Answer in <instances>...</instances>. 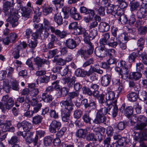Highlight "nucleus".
<instances>
[{
  "instance_id": "nucleus-38",
  "label": "nucleus",
  "mask_w": 147,
  "mask_h": 147,
  "mask_svg": "<svg viewBox=\"0 0 147 147\" xmlns=\"http://www.w3.org/2000/svg\"><path fill=\"white\" fill-rule=\"evenodd\" d=\"M138 95V98L142 101H145L147 99V92L145 90H141L139 92Z\"/></svg>"
},
{
  "instance_id": "nucleus-28",
  "label": "nucleus",
  "mask_w": 147,
  "mask_h": 147,
  "mask_svg": "<svg viewBox=\"0 0 147 147\" xmlns=\"http://www.w3.org/2000/svg\"><path fill=\"white\" fill-rule=\"evenodd\" d=\"M142 76V74L140 72H134L130 73L129 78L131 80L137 81L140 79Z\"/></svg>"
},
{
  "instance_id": "nucleus-11",
  "label": "nucleus",
  "mask_w": 147,
  "mask_h": 147,
  "mask_svg": "<svg viewBox=\"0 0 147 147\" xmlns=\"http://www.w3.org/2000/svg\"><path fill=\"white\" fill-rule=\"evenodd\" d=\"M117 100L115 99L112 102H108V104L107 106H108L107 109H108V112L112 108V115L113 117H115L118 113V108L117 105Z\"/></svg>"
},
{
  "instance_id": "nucleus-31",
  "label": "nucleus",
  "mask_w": 147,
  "mask_h": 147,
  "mask_svg": "<svg viewBox=\"0 0 147 147\" xmlns=\"http://www.w3.org/2000/svg\"><path fill=\"white\" fill-rule=\"evenodd\" d=\"M127 96L128 100L132 102L136 101L138 97V94L135 92H131L129 93Z\"/></svg>"
},
{
  "instance_id": "nucleus-21",
  "label": "nucleus",
  "mask_w": 147,
  "mask_h": 147,
  "mask_svg": "<svg viewBox=\"0 0 147 147\" xmlns=\"http://www.w3.org/2000/svg\"><path fill=\"white\" fill-rule=\"evenodd\" d=\"M111 80V77L109 75L107 74L102 77L101 84L104 86H107L109 85Z\"/></svg>"
},
{
  "instance_id": "nucleus-36",
  "label": "nucleus",
  "mask_w": 147,
  "mask_h": 147,
  "mask_svg": "<svg viewBox=\"0 0 147 147\" xmlns=\"http://www.w3.org/2000/svg\"><path fill=\"white\" fill-rule=\"evenodd\" d=\"M54 20L57 24L60 26L63 24V18L61 13L56 14L54 18Z\"/></svg>"
},
{
  "instance_id": "nucleus-44",
  "label": "nucleus",
  "mask_w": 147,
  "mask_h": 147,
  "mask_svg": "<svg viewBox=\"0 0 147 147\" xmlns=\"http://www.w3.org/2000/svg\"><path fill=\"white\" fill-rule=\"evenodd\" d=\"M84 42L88 45L87 46L89 47V49L86 51V53L88 55H91L93 52L94 47L90 41V39L88 40V41Z\"/></svg>"
},
{
  "instance_id": "nucleus-48",
  "label": "nucleus",
  "mask_w": 147,
  "mask_h": 147,
  "mask_svg": "<svg viewBox=\"0 0 147 147\" xmlns=\"http://www.w3.org/2000/svg\"><path fill=\"white\" fill-rule=\"evenodd\" d=\"M108 109L106 107L102 108L98 110L96 113V115L105 116L108 113Z\"/></svg>"
},
{
  "instance_id": "nucleus-13",
  "label": "nucleus",
  "mask_w": 147,
  "mask_h": 147,
  "mask_svg": "<svg viewBox=\"0 0 147 147\" xmlns=\"http://www.w3.org/2000/svg\"><path fill=\"white\" fill-rule=\"evenodd\" d=\"M33 134L34 132H33L28 131L25 132L24 139L27 142L30 143L33 142L34 143V145H35L37 143L38 136L37 135H36L35 138L34 139H32V137Z\"/></svg>"
},
{
  "instance_id": "nucleus-55",
  "label": "nucleus",
  "mask_w": 147,
  "mask_h": 147,
  "mask_svg": "<svg viewBox=\"0 0 147 147\" xmlns=\"http://www.w3.org/2000/svg\"><path fill=\"white\" fill-rule=\"evenodd\" d=\"M19 142V139L17 137L14 136L12 137L11 139L8 141V143L9 144L13 145V146L15 144H18L16 143H18Z\"/></svg>"
},
{
  "instance_id": "nucleus-37",
  "label": "nucleus",
  "mask_w": 147,
  "mask_h": 147,
  "mask_svg": "<svg viewBox=\"0 0 147 147\" xmlns=\"http://www.w3.org/2000/svg\"><path fill=\"white\" fill-rule=\"evenodd\" d=\"M113 139L115 140H118L117 141L120 146H123L126 141L125 138L122 137L119 135H115L113 136Z\"/></svg>"
},
{
  "instance_id": "nucleus-34",
  "label": "nucleus",
  "mask_w": 147,
  "mask_h": 147,
  "mask_svg": "<svg viewBox=\"0 0 147 147\" xmlns=\"http://www.w3.org/2000/svg\"><path fill=\"white\" fill-rule=\"evenodd\" d=\"M42 100L45 102H50L52 101L53 98L51 95L48 94L47 93H43L42 96Z\"/></svg>"
},
{
  "instance_id": "nucleus-19",
  "label": "nucleus",
  "mask_w": 147,
  "mask_h": 147,
  "mask_svg": "<svg viewBox=\"0 0 147 147\" xmlns=\"http://www.w3.org/2000/svg\"><path fill=\"white\" fill-rule=\"evenodd\" d=\"M21 10L22 11V16L26 20L29 18L30 14L32 13V9L30 8H27L25 7H22Z\"/></svg>"
},
{
  "instance_id": "nucleus-33",
  "label": "nucleus",
  "mask_w": 147,
  "mask_h": 147,
  "mask_svg": "<svg viewBox=\"0 0 147 147\" xmlns=\"http://www.w3.org/2000/svg\"><path fill=\"white\" fill-rule=\"evenodd\" d=\"M87 134V130L86 129H80L76 132V136L79 137L83 139L85 138Z\"/></svg>"
},
{
  "instance_id": "nucleus-27",
  "label": "nucleus",
  "mask_w": 147,
  "mask_h": 147,
  "mask_svg": "<svg viewBox=\"0 0 147 147\" xmlns=\"http://www.w3.org/2000/svg\"><path fill=\"white\" fill-rule=\"evenodd\" d=\"M109 24L106 22H101L99 25V30L100 32H105L108 31L110 29Z\"/></svg>"
},
{
  "instance_id": "nucleus-35",
  "label": "nucleus",
  "mask_w": 147,
  "mask_h": 147,
  "mask_svg": "<svg viewBox=\"0 0 147 147\" xmlns=\"http://www.w3.org/2000/svg\"><path fill=\"white\" fill-rule=\"evenodd\" d=\"M147 126V123H137L136 125L134 126V130L142 131L145 129V128Z\"/></svg>"
},
{
  "instance_id": "nucleus-54",
  "label": "nucleus",
  "mask_w": 147,
  "mask_h": 147,
  "mask_svg": "<svg viewBox=\"0 0 147 147\" xmlns=\"http://www.w3.org/2000/svg\"><path fill=\"white\" fill-rule=\"evenodd\" d=\"M145 42V40L142 37H141L138 40L137 43V45L140 50H142L144 47Z\"/></svg>"
},
{
  "instance_id": "nucleus-9",
  "label": "nucleus",
  "mask_w": 147,
  "mask_h": 147,
  "mask_svg": "<svg viewBox=\"0 0 147 147\" xmlns=\"http://www.w3.org/2000/svg\"><path fill=\"white\" fill-rule=\"evenodd\" d=\"M106 48L105 45L100 46L95 48L94 53L96 56L99 57H106Z\"/></svg>"
},
{
  "instance_id": "nucleus-59",
  "label": "nucleus",
  "mask_w": 147,
  "mask_h": 147,
  "mask_svg": "<svg viewBox=\"0 0 147 147\" xmlns=\"http://www.w3.org/2000/svg\"><path fill=\"white\" fill-rule=\"evenodd\" d=\"M140 56L142 58L143 63L145 65H147V53L143 52L140 55Z\"/></svg>"
},
{
  "instance_id": "nucleus-20",
  "label": "nucleus",
  "mask_w": 147,
  "mask_h": 147,
  "mask_svg": "<svg viewBox=\"0 0 147 147\" xmlns=\"http://www.w3.org/2000/svg\"><path fill=\"white\" fill-rule=\"evenodd\" d=\"M9 17L7 20V22H9L12 24L13 27L16 26L18 24V18L17 16L13 14H10Z\"/></svg>"
},
{
  "instance_id": "nucleus-10",
  "label": "nucleus",
  "mask_w": 147,
  "mask_h": 147,
  "mask_svg": "<svg viewBox=\"0 0 147 147\" xmlns=\"http://www.w3.org/2000/svg\"><path fill=\"white\" fill-rule=\"evenodd\" d=\"M93 122L96 124H100L101 123L106 125H109L110 124L109 120L106 116L96 115V117Z\"/></svg>"
},
{
  "instance_id": "nucleus-22",
  "label": "nucleus",
  "mask_w": 147,
  "mask_h": 147,
  "mask_svg": "<svg viewBox=\"0 0 147 147\" xmlns=\"http://www.w3.org/2000/svg\"><path fill=\"white\" fill-rule=\"evenodd\" d=\"M137 16L138 18H147V11L146 9L143 7H141L137 12Z\"/></svg>"
},
{
  "instance_id": "nucleus-60",
  "label": "nucleus",
  "mask_w": 147,
  "mask_h": 147,
  "mask_svg": "<svg viewBox=\"0 0 147 147\" xmlns=\"http://www.w3.org/2000/svg\"><path fill=\"white\" fill-rule=\"evenodd\" d=\"M83 112L80 109L75 110L74 112V117L76 119L80 118L82 115Z\"/></svg>"
},
{
  "instance_id": "nucleus-14",
  "label": "nucleus",
  "mask_w": 147,
  "mask_h": 147,
  "mask_svg": "<svg viewBox=\"0 0 147 147\" xmlns=\"http://www.w3.org/2000/svg\"><path fill=\"white\" fill-rule=\"evenodd\" d=\"M76 35L82 34L84 37V42H88L89 39V34L85 29L79 26L75 30V32Z\"/></svg>"
},
{
  "instance_id": "nucleus-63",
  "label": "nucleus",
  "mask_w": 147,
  "mask_h": 147,
  "mask_svg": "<svg viewBox=\"0 0 147 147\" xmlns=\"http://www.w3.org/2000/svg\"><path fill=\"white\" fill-rule=\"evenodd\" d=\"M82 90L83 93L89 96L92 95V92L89 88L84 86L82 88Z\"/></svg>"
},
{
  "instance_id": "nucleus-64",
  "label": "nucleus",
  "mask_w": 147,
  "mask_h": 147,
  "mask_svg": "<svg viewBox=\"0 0 147 147\" xmlns=\"http://www.w3.org/2000/svg\"><path fill=\"white\" fill-rule=\"evenodd\" d=\"M140 35H145L147 33V25L141 27L139 30Z\"/></svg>"
},
{
  "instance_id": "nucleus-49",
  "label": "nucleus",
  "mask_w": 147,
  "mask_h": 147,
  "mask_svg": "<svg viewBox=\"0 0 147 147\" xmlns=\"http://www.w3.org/2000/svg\"><path fill=\"white\" fill-rule=\"evenodd\" d=\"M45 29L39 33L41 38L43 40H46L50 35L48 31Z\"/></svg>"
},
{
  "instance_id": "nucleus-52",
  "label": "nucleus",
  "mask_w": 147,
  "mask_h": 147,
  "mask_svg": "<svg viewBox=\"0 0 147 147\" xmlns=\"http://www.w3.org/2000/svg\"><path fill=\"white\" fill-rule=\"evenodd\" d=\"M126 0H117L118 4L121 9H125L127 7V4Z\"/></svg>"
},
{
  "instance_id": "nucleus-51",
  "label": "nucleus",
  "mask_w": 147,
  "mask_h": 147,
  "mask_svg": "<svg viewBox=\"0 0 147 147\" xmlns=\"http://www.w3.org/2000/svg\"><path fill=\"white\" fill-rule=\"evenodd\" d=\"M11 86L12 89L16 91H18L19 89V83L18 81L14 80L11 82Z\"/></svg>"
},
{
  "instance_id": "nucleus-41",
  "label": "nucleus",
  "mask_w": 147,
  "mask_h": 147,
  "mask_svg": "<svg viewBox=\"0 0 147 147\" xmlns=\"http://www.w3.org/2000/svg\"><path fill=\"white\" fill-rule=\"evenodd\" d=\"M53 139V136H45L44 140V143L45 145L47 146L50 145L51 144Z\"/></svg>"
},
{
  "instance_id": "nucleus-3",
  "label": "nucleus",
  "mask_w": 147,
  "mask_h": 147,
  "mask_svg": "<svg viewBox=\"0 0 147 147\" xmlns=\"http://www.w3.org/2000/svg\"><path fill=\"white\" fill-rule=\"evenodd\" d=\"M62 82L64 84H67L69 88L74 87L76 91L79 92L82 88V85L79 82L75 83L76 78L75 76H72L71 78L69 77L63 78L62 79Z\"/></svg>"
},
{
  "instance_id": "nucleus-61",
  "label": "nucleus",
  "mask_w": 147,
  "mask_h": 147,
  "mask_svg": "<svg viewBox=\"0 0 147 147\" xmlns=\"http://www.w3.org/2000/svg\"><path fill=\"white\" fill-rule=\"evenodd\" d=\"M94 9L96 11H98V14L101 16H105V9L104 7L100 6L98 9L94 8Z\"/></svg>"
},
{
  "instance_id": "nucleus-17",
  "label": "nucleus",
  "mask_w": 147,
  "mask_h": 147,
  "mask_svg": "<svg viewBox=\"0 0 147 147\" xmlns=\"http://www.w3.org/2000/svg\"><path fill=\"white\" fill-rule=\"evenodd\" d=\"M18 37V36L16 33H11L9 36L7 37L3 40V42L5 45H8L9 43L13 42L15 41Z\"/></svg>"
},
{
  "instance_id": "nucleus-8",
  "label": "nucleus",
  "mask_w": 147,
  "mask_h": 147,
  "mask_svg": "<svg viewBox=\"0 0 147 147\" xmlns=\"http://www.w3.org/2000/svg\"><path fill=\"white\" fill-rule=\"evenodd\" d=\"M34 65L36 66V68L38 69H40L43 67L45 64H46L48 67L49 66L50 62L48 60L45 59H42L38 57L34 59Z\"/></svg>"
},
{
  "instance_id": "nucleus-18",
  "label": "nucleus",
  "mask_w": 147,
  "mask_h": 147,
  "mask_svg": "<svg viewBox=\"0 0 147 147\" xmlns=\"http://www.w3.org/2000/svg\"><path fill=\"white\" fill-rule=\"evenodd\" d=\"M51 31L57 36L62 38H65L67 36V33L66 31H61L59 29H55V28L53 27H51Z\"/></svg>"
},
{
  "instance_id": "nucleus-7",
  "label": "nucleus",
  "mask_w": 147,
  "mask_h": 147,
  "mask_svg": "<svg viewBox=\"0 0 147 147\" xmlns=\"http://www.w3.org/2000/svg\"><path fill=\"white\" fill-rule=\"evenodd\" d=\"M14 104V100L12 98H10L8 99L7 102L3 103L2 102H0V109L4 113L7 110H9L13 106Z\"/></svg>"
},
{
  "instance_id": "nucleus-47",
  "label": "nucleus",
  "mask_w": 147,
  "mask_h": 147,
  "mask_svg": "<svg viewBox=\"0 0 147 147\" xmlns=\"http://www.w3.org/2000/svg\"><path fill=\"white\" fill-rule=\"evenodd\" d=\"M53 8L51 7H43L42 11L45 15L47 16L51 13L53 11Z\"/></svg>"
},
{
  "instance_id": "nucleus-5",
  "label": "nucleus",
  "mask_w": 147,
  "mask_h": 147,
  "mask_svg": "<svg viewBox=\"0 0 147 147\" xmlns=\"http://www.w3.org/2000/svg\"><path fill=\"white\" fill-rule=\"evenodd\" d=\"M93 72H96L100 74H102L103 73V71L102 69H98L94 67H91L88 71L78 68L75 71V74L77 76L85 77L86 76H89L92 74Z\"/></svg>"
},
{
  "instance_id": "nucleus-12",
  "label": "nucleus",
  "mask_w": 147,
  "mask_h": 147,
  "mask_svg": "<svg viewBox=\"0 0 147 147\" xmlns=\"http://www.w3.org/2000/svg\"><path fill=\"white\" fill-rule=\"evenodd\" d=\"M60 122L55 120L52 121L49 126V130L51 133H55L61 127Z\"/></svg>"
},
{
  "instance_id": "nucleus-29",
  "label": "nucleus",
  "mask_w": 147,
  "mask_h": 147,
  "mask_svg": "<svg viewBox=\"0 0 147 147\" xmlns=\"http://www.w3.org/2000/svg\"><path fill=\"white\" fill-rule=\"evenodd\" d=\"M107 13L109 14L114 15L115 11H116L117 8L118 7V6L113 4H108L107 5Z\"/></svg>"
},
{
  "instance_id": "nucleus-45",
  "label": "nucleus",
  "mask_w": 147,
  "mask_h": 147,
  "mask_svg": "<svg viewBox=\"0 0 147 147\" xmlns=\"http://www.w3.org/2000/svg\"><path fill=\"white\" fill-rule=\"evenodd\" d=\"M105 95L103 94H101L97 98L98 102L101 104H104L105 105H107L108 104V102L107 101V100L105 99Z\"/></svg>"
},
{
  "instance_id": "nucleus-15",
  "label": "nucleus",
  "mask_w": 147,
  "mask_h": 147,
  "mask_svg": "<svg viewBox=\"0 0 147 147\" xmlns=\"http://www.w3.org/2000/svg\"><path fill=\"white\" fill-rule=\"evenodd\" d=\"M68 70V68L67 66L65 67L57 66L54 67L52 69V71L54 73L58 72L61 76H64L67 74Z\"/></svg>"
},
{
  "instance_id": "nucleus-1",
  "label": "nucleus",
  "mask_w": 147,
  "mask_h": 147,
  "mask_svg": "<svg viewBox=\"0 0 147 147\" xmlns=\"http://www.w3.org/2000/svg\"><path fill=\"white\" fill-rule=\"evenodd\" d=\"M115 71L119 72V77L124 80L127 79L129 76V70L125 61H121L118 62L115 68Z\"/></svg>"
},
{
  "instance_id": "nucleus-40",
  "label": "nucleus",
  "mask_w": 147,
  "mask_h": 147,
  "mask_svg": "<svg viewBox=\"0 0 147 147\" xmlns=\"http://www.w3.org/2000/svg\"><path fill=\"white\" fill-rule=\"evenodd\" d=\"M90 111L86 112L82 117V119L86 123H91V118L90 117L89 115Z\"/></svg>"
},
{
  "instance_id": "nucleus-32",
  "label": "nucleus",
  "mask_w": 147,
  "mask_h": 147,
  "mask_svg": "<svg viewBox=\"0 0 147 147\" xmlns=\"http://www.w3.org/2000/svg\"><path fill=\"white\" fill-rule=\"evenodd\" d=\"M102 37L99 40L100 45H105L107 43L108 40L110 37L109 33H106L102 35Z\"/></svg>"
},
{
  "instance_id": "nucleus-46",
  "label": "nucleus",
  "mask_w": 147,
  "mask_h": 147,
  "mask_svg": "<svg viewBox=\"0 0 147 147\" xmlns=\"http://www.w3.org/2000/svg\"><path fill=\"white\" fill-rule=\"evenodd\" d=\"M22 128L24 131H29L31 127V124L26 121H24L22 122Z\"/></svg>"
},
{
  "instance_id": "nucleus-24",
  "label": "nucleus",
  "mask_w": 147,
  "mask_h": 147,
  "mask_svg": "<svg viewBox=\"0 0 147 147\" xmlns=\"http://www.w3.org/2000/svg\"><path fill=\"white\" fill-rule=\"evenodd\" d=\"M70 16L75 20H79L82 18L81 15L77 12V10L74 7H72L71 8Z\"/></svg>"
},
{
  "instance_id": "nucleus-6",
  "label": "nucleus",
  "mask_w": 147,
  "mask_h": 147,
  "mask_svg": "<svg viewBox=\"0 0 147 147\" xmlns=\"http://www.w3.org/2000/svg\"><path fill=\"white\" fill-rule=\"evenodd\" d=\"M12 2L8 1H5L3 3V10L5 15L9 16L10 14H14L16 12L13 8H10L13 7L15 5L13 0H12Z\"/></svg>"
},
{
  "instance_id": "nucleus-2",
  "label": "nucleus",
  "mask_w": 147,
  "mask_h": 147,
  "mask_svg": "<svg viewBox=\"0 0 147 147\" xmlns=\"http://www.w3.org/2000/svg\"><path fill=\"white\" fill-rule=\"evenodd\" d=\"M79 92L74 91L70 92L68 94V96L65 100H62L60 102L61 106H64L65 109L69 111H72L74 109V105L73 104L72 99L75 97L78 96Z\"/></svg>"
},
{
  "instance_id": "nucleus-4",
  "label": "nucleus",
  "mask_w": 147,
  "mask_h": 147,
  "mask_svg": "<svg viewBox=\"0 0 147 147\" xmlns=\"http://www.w3.org/2000/svg\"><path fill=\"white\" fill-rule=\"evenodd\" d=\"M133 138L134 140L140 143V147H147L146 144L144 142V141L147 140V128L141 132H136L134 131Z\"/></svg>"
},
{
  "instance_id": "nucleus-25",
  "label": "nucleus",
  "mask_w": 147,
  "mask_h": 147,
  "mask_svg": "<svg viewBox=\"0 0 147 147\" xmlns=\"http://www.w3.org/2000/svg\"><path fill=\"white\" fill-rule=\"evenodd\" d=\"M65 45L68 48L71 49L75 48L77 45L76 41L71 38L66 40Z\"/></svg>"
},
{
  "instance_id": "nucleus-42",
  "label": "nucleus",
  "mask_w": 147,
  "mask_h": 147,
  "mask_svg": "<svg viewBox=\"0 0 147 147\" xmlns=\"http://www.w3.org/2000/svg\"><path fill=\"white\" fill-rule=\"evenodd\" d=\"M138 57L137 54L134 52L129 54L127 58V60L129 63L135 62L136 59Z\"/></svg>"
},
{
  "instance_id": "nucleus-30",
  "label": "nucleus",
  "mask_w": 147,
  "mask_h": 147,
  "mask_svg": "<svg viewBox=\"0 0 147 147\" xmlns=\"http://www.w3.org/2000/svg\"><path fill=\"white\" fill-rule=\"evenodd\" d=\"M11 125L12 124L10 121H7L5 123H2L0 125V131L3 132L7 131L9 129V126Z\"/></svg>"
},
{
  "instance_id": "nucleus-39",
  "label": "nucleus",
  "mask_w": 147,
  "mask_h": 147,
  "mask_svg": "<svg viewBox=\"0 0 147 147\" xmlns=\"http://www.w3.org/2000/svg\"><path fill=\"white\" fill-rule=\"evenodd\" d=\"M43 118L40 115L35 116L32 117V122L35 125H38L42 121Z\"/></svg>"
},
{
  "instance_id": "nucleus-53",
  "label": "nucleus",
  "mask_w": 147,
  "mask_h": 147,
  "mask_svg": "<svg viewBox=\"0 0 147 147\" xmlns=\"http://www.w3.org/2000/svg\"><path fill=\"white\" fill-rule=\"evenodd\" d=\"M86 51L84 50L80 49L77 52V54L80 55L81 57L84 58L85 59H87L88 57L86 55Z\"/></svg>"
},
{
  "instance_id": "nucleus-62",
  "label": "nucleus",
  "mask_w": 147,
  "mask_h": 147,
  "mask_svg": "<svg viewBox=\"0 0 147 147\" xmlns=\"http://www.w3.org/2000/svg\"><path fill=\"white\" fill-rule=\"evenodd\" d=\"M26 64L27 65L30 71H33L35 70V67H34L32 61L31 59H28L26 62Z\"/></svg>"
},
{
  "instance_id": "nucleus-43",
  "label": "nucleus",
  "mask_w": 147,
  "mask_h": 147,
  "mask_svg": "<svg viewBox=\"0 0 147 147\" xmlns=\"http://www.w3.org/2000/svg\"><path fill=\"white\" fill-rule=\"evenodd\" d=\"M21 49V46L18 45L14 49L13 54L15 59H16L19 58L20 57L19 51Z\"/></svg>"
},
{
  "instance_id": "nucleus-58",
  "label": "nucleus",
  "mask_w": 147,
  "mask_h": 147,
  "mask_svg": "<svg viewBox=\"0 0 147 147\" xmlns=\"http://www.w3.org/2000/svg\"><path fill=\"white\" fill-rule=\"evenodd\" d=\"M88 11L89 12L88 13V14H89V16L88 18H87V20L86 21V22H89L90 21L92 20L93 19L95 15L94 10L89 9Z\"/></svg>"
},
{
  "instance_id": "nucleus-26",
  "label": "nucleus",
  "mask_w": 147,
  "mask_h": 147,
  "mask_svg": "<svg viewBox=\"0 0 147 147\" xmlns=\"http://www.w3.org/2000/svg\"><path fill=\"white\" fill-rule=\"evenodd\" d=\"M105 98L108 102L109 101L112 102L115 99L117 100V98L115 97L114 92L111 90L109 91L106 93Z\"/></svg>"
},
{
  "instance_id": "nucleus-23",
  "label": "nucleus",
  "mask_w": 147,
  "mask_h": 147,
  "mask_svg": "<svg viewBox=\"0 0 147 147\" xmlns=\"http://www.w3.org/2000/svg\"><path fill=\"white\" fill-rule=\"evenodd\" d=\"M66 109L63 110L61 111V114L62 121L64 122L68 123L69 120L70 111Z\"/></svg>"
},
{
  "instance_id": "nucleus-57",
  "label": "nucleus",
  "mask_w": 147,
  "mask_h": 147,
  "mask_svg": "<svg viewBox=\"0 0 147 147\" xmlns=\"http://www.w3.org/2000/svg\"><path fill=\"white\" fill-rule=\"evenodd\" d=\"M86 139L88 141H97L96 138L95 137L94 134L92 133H89L86 136Z\"/></svg>"
},
{
  "instance_id": "nucleus-56",
  "label": "nucleus",
  "mask_w": 147,
  "mask_h": 147,
  "mask_svg": "<svg viewBox=\"0 0 147 147\" xmlns=\"http://www.w3.org/2000/svg\"><path fill=\"white\" fill-rule=\"evenodd\" d=\"M67 129L66 127H63L57 132L56 134L57 137L60 138L62 137L64 135V133L66 131Z\"/></svg>"
},
{
  "instance_id": "nucleus-50",
  "label": "nucleus",
  "mask_w": 147,
  "mask_h": 147,
  "mask_svg": "<svg viewBox=\"0 0 147 147\" xmlns=\"http://www.w3.org/2000/svg\"><path fill=\"white\" fill-rule=\"evenodd\" d=\"M125 123L124 122H120L117 125L114 126V128L116 129L122 131L125 128Z\"/></svg>"
},
{
  "instance_id": "nucleus-16",
  "label": "nucleus",
  "mask_w": 147,
  "mask_h": 147,
  "mask_svg": "<svg viewBox=\"0 0 147 147\" xmlns=\"http://www.w3.org/2000/svg\"><path fill=\"white\" fill-rule=\"evenodd\" d=\"M125 104H123L120 109L121 112H124V114L125 116L129 118L133 114V108L131 106L127 107L125 108Z\"/></svg>"
}]
</instances>
